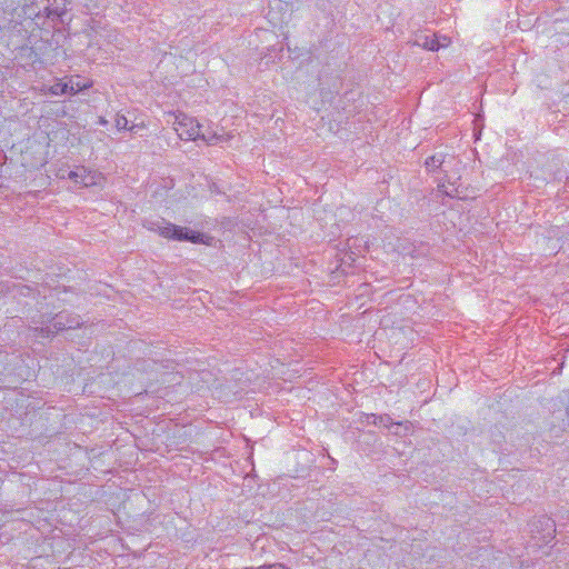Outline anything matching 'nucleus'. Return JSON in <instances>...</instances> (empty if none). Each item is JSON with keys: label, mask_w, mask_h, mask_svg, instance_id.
I'll list each match as a JSON object with an SVG mask.
<instances>
[{"label": "nucleus", "mask_w": 569, "mask_h": 569, "mask_svg": "<svg viewBox=\"0 0 569 569\" xmlns=\"http://www.w3.org/2000/svg\"><path fill=\"white\" fill-rule=\"evenodd\" d=\"M257 569H271V565L259 566Z\"/></svg>", "instance_id": "19"}, {"label": "nucleus", "mask_w": 569, "mask_h": 569, "mask_svg": "<svg viewBox=\"0 0 569 569\" xmlns=\"http://www.w3.org/2000/svg\"><path fill=\"white\" fill-rule=\"evenodd\" d=\"M441 43H446L448 46L449 44V39L447 37H443Z\"/></svg>", "instance_id": "20"}, {"label": "nucleus", "mask_w": 569, "mask_h": 569, "mask_svg": "<svg viewBox=\"0 0 569 569\" xmlns=\"http://www.w3.org/2000/svg\"><path fill=\"white\" fill-rule=\"evenodd\" d=\"M439 190L450 198H460L459 188L451 183L449 179L443 180L439 186Z\"/></svg>", "instance_id": "8"}, {"label": "nucleus", "mask_w": 569, "mask_h": 569, "mask_svg": "<svg viewBox=\"0 0 569 569\" xmlns=\"http://www.w3.org/2000/svg\"><path fill=\"white\" fill-rule=\"evenodd\" d=\"M22 10L26 18L31 19L37 26H40L42 23L41 20L44 18L51 20L62 18L67 11V1L53 0L49 7H44L43 14L41 13L38 4L33 2L30 4H24Z\"/></svg>", "instance_id": "3"}, {"label": "nucleus", "mask_w": 569, "mask_h": 569, "mask_svg": "<svg viewBox=\"0 0 569 569\" xmlns=\"http://www.w3.org/2000/svg\"><path fill=\"white\" fill-rule=\"evenodd\" d=\"M81 326L79 317L72 316L66 311L54 315L51 319L42 321L40 327H36L34 330H39L46 338L50 337L62 330L76 329Z\"/></svg>", "instance_id": "2"}, {"label": "nucleus", "mask_w": 569, "mask_h": 569, "mask_svg": "<svg viewBox=\"0 0 569 569\" xmlns=\"http://www.w3.org/2000/svg\"><path fill=\"white\" fill-rule=\"evenodd\" d=\"M413 44L419 46V47L430 50V51H437L442 47H447L446 43H440V41L435 36H426V34L417 36Z\"/></svg>", "instance_id": "6"}, {"label": "nucleus", "mask_w": 569, "mask_h": 569, "mask_svg": "<svg viewBox=\"0 0 569 569\" xmlns=\"http://www.w3.org/2000/svg\"><path fill=\"white\" fill-rule=\"evenodd\" d=\"M147 345L143 341L134 340L129 343L130 352H146Z\"/></svg>", "instance_id": "12"}, {"label": "nucleus", "mask_w": 569, "mask_h": 569, "mask_svg": "<svg viewBox=\"0 0 569 569\" xmlns=\"http://www.w3.org/2000/svg\"><path fill=\"white\" fill-rule=\"evenodd\" d=\"M57 176L60 179L69 178L81 187L102 186L106 181L101 172L88 169L83 166L77 167L74 170L70 171L59 170Z\"/></svg>", "instance_id": "5"}, {"label": "nucleus", "mask_w": 569, "mask_h": 569, "mask_svg": "<svg viewBox=\"0 0 569 569\" xmlns=\"http://www.w3.org/2000/svg\"><path fill=\"white\" fill-rule=\"evenodd\" d=\"M68 93L76 94L84 89H89L92 87L91 81H80L79 77L77 78H70L68 82H66Z\"/></svg>", "instance_id": "7"}, {"label": "nucleus", "mask_w": 569, "mask_h": 569, "mask_svg": "<svg viewBox=\"0 0 569 569\" xmlns=\"http://www.w3.org/2000/svg\"><path fill=\"white\" fill-rule=\"evenodd\" d=\"M367 287H368V283L367 282H363L361 283L360 286H358V290L361 289V288H365V291L363 293H366L368 290H367Z\"/></svg>", "instance_id": "17"}, {"label": "nucleus", "mask_w": 569, "mask_h": 569, "mask_svg": "<svg viewBox=\"0 0 569 569\" xmlns=\"http://www.w3.org/2000/svg\"><path fill=\"white\" fill-rule=\"evenodd\" d=\"M98 124L104 127L108 124V120L104 117H99Z\"/></svg>", "instance_id": "15"}, {"label": "nucleus", "mask_w": 569, "mask_h": 569, "mask_svg": "<svg viewBox=\"0 0 569 569\" xmlns=\"http://www.w3.org/2000/svg\"><path fill=\"white\" fill-rule=\"evenodd\" d=\"M379 423H380V425H383L386 428H389V427H390V425H393V423L391 422L390 417H388V416H386V417H379ZM395 425H396V426H398V427H400V426H401V423H395Z\"/></svg>", "instance_id": "14"}, {"label": "nucleus", "mask_w": 569, "mask_h": 569, "mask_svg": "<svg viewBox=\"0 0 569 569\" xmlns=\"http://www.w3.org/2000/svg\"><path fill=\"white\" fill-rule=\"evenodd\" d=\"M271 569H289L282 563H273L271 565Z\"/></svg>", "instance_id": "16"}, {"label": "nucleus", "mask_w": 569, "mask_h": 569, "mask_svg": "<svg viewBox=\"0 0 569 569\" xmlns=\"http://www.w3.org/2000/svg\"><path fill=\"white\" fill-rule=\"evenodd\" d=\"M446 162L445 157L442 154H435L431 157H428L425 161V166L429 171H433Z\"/></svg>", "instance_id": "9"}, {"label": "nucleus", "mask_w": 569, "mask_h": 569, "mask_svg": "<svg viewBox=\"0 0 569 569\" xmlns=\"http://www.w3.org/2000/svg\"><path fill=\"white\" fill-rule=\"evenodd\" d=\"M167 123H170L181 140L196 141L203 140L208 144H217L222 140V136L218 134L209 128L198 122L193 117L183 112L170 111L167 113Z\"/></svg>", "instance_id": "1"}, {"label": "nucleus", "mask_w": 569, "mask_h": 569, "mask_svg": "<svg viewBox=\"0 0 569 569\" xmlns=\"http://www.w3.org/2000/svg\"><path fill=\"white\" fill-rule=\"evenodd\" d=\"M546 525L550 528L553 527V522L549 518H545Z\"/></svg>", "instance_id": "18"}, {"label": "nucleus", "mask_w": 569, "mask_h": 569, "mask_svg": "<svg viewBox=\"0 0 569 569\" xmlns=\"http://www.w3.org/2000/svg\"><path fill=\"white\" fill-rule=\"evenodd\" d=\"M130 121L128 118L122 113H117L114 117V126L118 131L121 130H129Z\"/></svg>", "instance_id": "11"}, {"label": "nucleus", "mask_w": 569, "mask_h": 569, "mask_svg": "<svg viewBox=\"0 0 569 569\" xmlns=\"http://www.w3.org/2000/svg\"><path fill=\"white\" fill-rule=\"evenodd\" d=\"M244 569H257V567H247Z\"/></svg>", "instance_id": "21"}, {"label": "nucleus", "mask_w": 569, "mask_h": 569, "mask_svg": "<svg viewBox=\"0 0 569 569\" xmlns=\"http://www.w3.org/2000/svg\"><path fill=\"white\" fill-rule=\"evenodd\" d=\"M147 123L144 121H140V122H132L131 124H129V130L130 132H133V133H138L140 130H143V129H147Z\"/></svg>", "instance_id": "13"}, {"label": "nucleus", "mask_w": 569, "mask_h": 569, "mask_svg": "<svg viewBox=\"0 0 569 569\" xmlns=\"http://www.w3.org/2000/svg\"><path fill=\"white\" fill-rule=\"evenodd\" d=\"M42 91L44 93H50L52 96H61L68 93L67 84L63 82H57L53 86L43 88Z\"/></svg>", "instance_id": "10"}, {"label": "nucleus", "mask_w": 569, "mask_h": 569, "mask_svg": "<svg viewBox=\"0 0 569 569\" xmlns=\"http://www.w3.org/2000/svg\"><path fill=\"white\" fill-rule=\"evenodd\" d=\"M157 231L160 236L167 239L178 241H190L192 243H200L204 241L203 233H200L189 228L179 227L167 221L159 222L157 226Z\"/></svg>", "instance_id": "4"}]
</instances>
